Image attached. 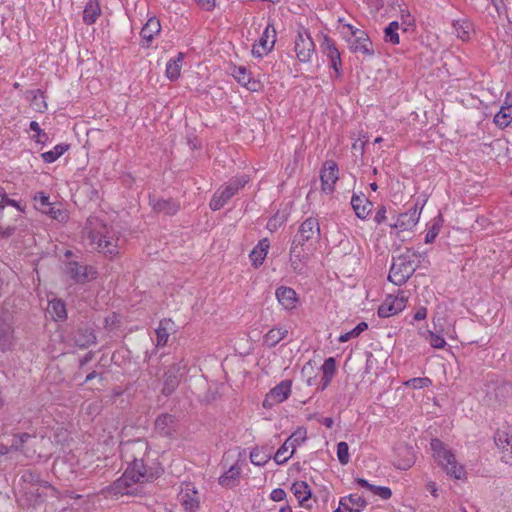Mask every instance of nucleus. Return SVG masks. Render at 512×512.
<instances>
[{"label":"nucleus","instance_id":"obj_26","mask_svg":"<svg viewBox=\"0 0 512 512\" xmlns=\"http://www.w3.org/2000/svg\"><path fill=\"white\" fill-rule=\"evenodd\" d=\"M291 490L301 506L310 508L308 501L311 499L312 492L307 482L296 481L292 484Z\"/></svg>","mask_w":512,"mask_h":512},{"label":"nucleus","instance_id":"obj_3","mask_svg":"<svg viewBox=\"0 0 512 512\" xmlns=\"http://www.w3.org/2000/svg\"><path fill=\"white\" fill-rule=\"evenodd\" d=\"M14 305L5 300L0 306V352L12 351L17 343Z\"/></svg>","mask_w":512,"mask_h":512},{"label":"nucleus","instance_id":"obj_6","mask_svg":"<svg viewBox=\"0 0 512 512\" xmlns=\"http://www.w3.org/2000/svg\"><path fill=\"white\" fill-rule=\"evenodd\" d=\"M342 29V34L346 38L349 50L352 53H361L368 58L374 56V46L366 31L351 24H344Z\"/></svg>","mask_w":512,"mask_h":512},{"label":"nucleus","instance_id":"obj_38","mask_svg":"<svg viewBox=\"0 0 512 512\" xmlns=\"http://www.w3.org/2000/svg\"><path fill=\"white\" fill-rule=\"evenodd\" d=\"M400 28V24L398 21H392L389 25L384 29V40L385 42H389L391 44H399L400 38L398 34V30Z\"/></svg>","mask_w":512,"mask_h":512},{"label":"nucleus","instance_id":"obj_21","mask_svg":"<svg viewBox=\"0 0 512 512\" xmlns=\"http://www.w3.org/2000/svg\"><path fill=\"white\" fill-rule=\"evenodd\" d=\"M150 204L154 212L164 213L165 215H175L179 208L180 204L178 201L169 199H156L150 198Z\"/></svg>","mask_w":512,"mask_h":512},{"label":"nucleus","instance_id":"obj_37","mask_svg":"<svg viewBox=\"0 0 512 512\" xmlns=\"http://www.w3.org/2000/svg\"><path fill=\"white\" fill-rule=\"evenodd\" d=\"M68 149V144L60 143L57 144L52 150L42 153L41 157L45 163H53L58 158H60Z\"/></svg>","mask_w":512,"mask_h":512},{"label":"nucleus","instance_id":"obj_29","mask_svg":"<svg viewBox=\"0 0 512 512\" xmlns=\"http://www.w3.org/2000/svg\"><path fill=\"white\" fill-rule=\"evenodd\" d=\"M161 30L160 21L156 17H151L148 19L146 24L142 27L140 35L141 37L147 41V43L151 42L155 35H157Z\"/></svg>","mask_w":512,"mask_h":512},{"label":"nucleus","instance_id":"obj_50","mask_svg":"<svg viewBox=\"0 0 512 512\" xmlns=\"http://www.w3.org/2000/svg\"><path fill=\"white\" fill-rule=\"evenodd\" d=\"M337 457L342 465H346L349 462V446L346 442H339L337 444Z\"/></svg>","mask_w":512,"mask_h":512},{"label":"nucleus","instance_id":"obj_4","mask_svg":"<svg viewBox=\"0 0 512 512\" xmlns=\"http://www.w3.org/2000/svg\"><path fill=\"white\" fill-rule=\"evenodd\" d=\"M421 256L422 255L420 253L412 252L409 249L405 253L399 255L394 259L390 267L388 280L397 286L405 284L418 267V265L415 264V259L419 260Z\"/></svg>","mask_w":512,"mask_h":512},{"label":"nucleus","instance_id":"obj_43","mask_svg":"<svg viewBox=\"0 0 512 512\" xmlns=\"http://www.w3.org/2000/svg\"><path fill=\"white\" fill-rule=\"evenodd\" d=\"M456 36L465 41L469 39L470 24L467 21L455 20L452 23Z\"/></svg>","mask_w":512,"mask_h":512},{"label":"nucleus","instance_id":"obj_36","mask_svg":"<svg viewBox=\"0 0 512 512\" xmlns=\"http://www.w3.org/2000/svg\"><path fill=\"white\" fill-rule=\"evenodd\" d=\"M240 473V467L238 465H232L223 475L219 477V484L226 488L235 486V482L239 478Z\"/></svg>","mask_w":512,"mask_h":512},{"label":"nucleus","instance_id":"obj_8","mask_svg":"<svg viewBox=\"0 0 512 512\" xmlns=\"http://www.w3.org/2000/svg\"><path fill=\"white\" fill-rule=\"evenodd\" d=\"M186 367L187 364L183 359L169 366L163 376V395L169 396L176 390L180 384L182 376L186 373Z\"/></svg>","mask_w":512,"mask_h":512},{"label":"nucleus","instance_id":"obj_5","mask_svg":"<svg viewBox=\"0 0 512 512\" xmlns=\"http://www.w3.org/2000/svg\"><path fill=\"white\" fill-rule=\"evenodd\" d=\"M433 456L438 464L450 477L462 479L465 476L463 466L459 465L451 450L447 449L444 443L439 439H432L430 443Z\"/></svg>","mask_w":512,"mask_h":512},{"label":"nucleus","instance_id":"obj_58","mask_svg":"<svg viewBox=\"0 0 512 512\" xmlns=\"http://www.w3.org/2000/svg\"><path fill=\"white\" fill-rule=\"evenodd\" d=\"M330 67L334 70L337 78L341 77L342 61L341 56L330 60Z\"/></svg>","mask_w":512,"mask_h":512},{"label":"nucleus","instance_id":"obj_9","mask_svg":"<svg viewBox=\"0 0 512 512\" xmlns=\"http://www.w3.org/2000/svg\"><path fill=\"white\" fill-rule=\"evenodd\" d=\"M320 237V226L317 218L309 217L301 223L292 244L304 247L307 242Z\"/></svg>","mask_w":512,"mask_h":512},{"label":"nucleus","instance_id":"obj_34","mask_svg":"<svg viewBox=\"0 0 512 512\" xmlns=\"http://www.w3.org/2000/svg\"><path fill=\"white\" fill-rule=\"evenodd\" d=\"M288 334V330L285 327H275L270 329L264 336V343L268 347L276 346L281 340H283Z\"/></svg>","mask_w":512,"mask_h":512},{"label":"nucleus","instance_id":"obj_48","mask_svg":"<svg viewBox=\"0 0 512 512\" xmlns=\"http://www.w3.org/2000/svg\"><path fill=\"white\" fill-rule=\"evenodd\" d=\"M290 448L291 446L289 444H286L285 441L276 451L274 455V461L279 465L286 463L292 457L290 456V454L286 455Z\"/></svg>","mask_w":512,"mask_h":512},{"label":"nucleus","instance_id":"obj_18","mask_svg":"<svg viewBox=\"0 0 512 512\" xmlns=\"http://www.w3.org/2000/svg\"><path fill=\"white\" fill-rule=\"evenodd\" d=\"M177 419L169 413L160 414L154 423L155 431L162 437H172L176 431Z\"/></svg>","mask_w":512,"mask_h":512},{"label":"nucleus","instance_id":"obj_40","mask_svg":"<svg viewBox=\"0 0 512 512\" xmlns=\"http://www.w3.org/2000/svg\"><path fill=\"white\" fill-rule=\"evenodd\" d=\"M321 48L329 60L340 57V52L337 49L335 42L327 35L323 37Z\"/></svg>","mask_w":512,"mask_h":512},{"label":"nucleus","instance_id":"obj_33","mask_svg":"<svg viewBox=\"0 0 512 512\" xmlns=\"http://www.w3.org/2000/svg\"><path fill=\"white\" fill-rule=\"evenodd\" d=\"M100 14L101 9L98 0H89L83 11V21L87 25H91L96 22Z\"/></svg>","mask_w":512,"mask_h":512},{"label":"nucleus","instance_id":"obj_2","mask_svg":"<svg viewBox=\"0 0 512 512\" xmlns=\"http://www.w3.org/2000/svg\"><path fill=\"white\" fill-rule=\"evenodd\" d=\"M88 224L90 225L88 237L94 248L105 255L118 254L119 238L115 237L114 231L98 220H95V222L89 220Z\"/></svg>","mask_w":512,"mask_h":512},{"label":"nucleus","instance_id":"obj_14","mask_svg":"<svg viewBox=\"0 0 512 512\" xmlns=\"http://www.w3.org/2000/svg\"><path fill=\"white\" fill-rule=\"evenodd\" d=\"M291 386V380L281 381L278 385L271 389L269 393L266 394V397L263 401V406L272 407L275 404L285 401L291 393Z\"/></svg>","mask_w":512,"mask_h":512},{"label":"nucleus","instance_id":"obj_24","mask_svg":"<svg viewBox=\"0 0 512 512\" xmlns=\"http://www.w3.org/2000/svg\"><path fill=\"white\" fill-rule=\"evenodd\" d=\"M339 505L348 512H361L367 506V501L362 496L350 494L342 497Z\"/></svg>","mask_w":512,"mask_h":512},{"label":"nucleus","instance_id":"obj_25","mask_svg":"<svg viewBox=\"0 0 512 512\" xmlns=\"http://www.w3.org/2000/svg\"><path fill=\"white\" fill-rule=\"evenodd\" d=\"M276 298L285 309H293L297 303V294L290 287L281 286L276 290Z\"/></svg>","mask_w":512,"mask_h":512},{"label":"nucleus","instance_id":"obj_7","mask_svg":"<svg viewBox=\"0 0 512 512\" xmlns=\"http://www.w3.org/2000/svg\"><path fill=\"white\" fill-rule=\"evenodd\" d=\"M248 181L249 178L245 175L230 179L225 186H222L214 193L209 203L211 210H220Z\"/></svg>","mask_w":512,"mask_h":512},{"label":"nucleus","instance_id":"obj_20","mask_svg":"<svg viewBox=\"0 0 512 512\" xmlns=\"http://www.w3.org/2000/svg\"><path fill=\"white\" fill-rule=\"evenodd\" d=\"M179 500L185 512H197L200 507L198 491L190 485L181 491Z\"/></svg>","mask_w":512,"mask_h":512},{"label":"nucleus","instance_id":"obj_64","mask_svg":"<svg viewBox=\"0 0 512 512\" xmlns=\"http://www.w3.org/2000/svg\"><path fill=\"white\" fill-rule=\"evenodd\" d=\"M256 249H263L264 252L267 254L268 248H269V241L268 239H262L259 241L258 245L255 247Z\"/></svg>","mask_w":512,"mask_h":512},{"label":"nucleus","instance_id":"obj_61","mask_svg":"<svg viewBox=\"0 0 512 512\" xmlns=\"http://www.w3.org/2000/svg\"><path fill=\"white\" fill-rule=\"evenodd\" d=\"M386 220V208L385 206H381L378 211L376 212V215H375V221L378 223V224H381L383 223L384 221Z\"/></svg>","mask_w":512,"mask_h":512},{"label":"nucleus","instance_id":"obj_13","mask_svg":"<svg viewBox=\"0 0 512 512\" xmlns=\"http://www.w3.org/2000/svg\"><path fill=\"white\" fill-rule=\"evenodd\" d=\"M407 298L402 292L401 295H388L378 308V316L387 318L401 312L406 306Z\"/></svg>","mask_w":512,"mask_h":512},{"label":"nucleus","instance_id":"obj_1","mask_svg":"<svg viewBox=\"0 0 512 512\" xmlns=\"http://www.w3.org/2000/svg\"><path fill=\"white\" fill-rule=\"evenodd\" d=\"M125 456L130 459L126 468L127 475L131 477V482L146 483L157 479L163 470L148 463L150 446L145 439H135L123 444Z\"/></svg>","mask_w":512,"mask_h":512},{"label":"nucleus","instance_id":"obj_15","mask_svg":"<svg viewBox=\"0 0 512 512\" xmlns=\"http://www.w3.org/2000/svg\"><path fill=\"white\" fill-rule=\"evenodd\" d=\"M96 335L92 326L86 323H80L72 335V340L80 349L88 348L96 343Z\"/></svg>","mask_w":512,"mask_h":512},{"label":"nucleus","instance_id":"obj_47","mask_svg":"<svg viewBox=\"0 0 512 512\" xmlns=\"http://www.w3.org/2000/svg\"><path fill=\"white\" fill-rule=\"evenodd\" d=\"M494 439L496 445L506 452L508 451L510 445L512 444V435H509L508 433L503 431H498Z\"/></svg>","mask_w":512,"mask_h":512},{"label":"nucleus","instance_id":"obj_11","mask_svg":"<svg viewBox=\"0 0 512 512\" xmlns=\"http://www.w3.org/2000/svg\"><path fill=\"white\" fill-rule=\"evenodd\" d=\"M315 44L306 30L299 31L295 39V52L300 62H309L314 52Z\"/></svg>","mask_w":512,"mask_h":512},{"label":"nucleus","instance_id":"obj_19","mask_svg":"<svg viewBox=\"0 0 512 512\" xmlns=\"http://www.w3.org/2000/svg\"><path fill=\"white\" fill-rule=\"evenodd\" d=\"M232 75L239 84L247 88L249 91L257 92L262 88L261 82L254 79L251 76V72L244 66L235 67Z\"/></svg>","mask_w":512,"mask_h":512},{"label":"nucleus","instance_id":"obj_31","mask_svg":"<svg viewBox=\"0 0 512 512\" xmlns=\"http://www.w3.org/2000/svg\"><path fill=\"white\" fill-rule=\"evenodd\" d=\"M48 312L55 321H63L67 318L66 305L61 299L49 301Z\"/></svg>","mask_w":512,"mask_h":512},{"label":"nucleus","instance_id":"obj_45","mask_svg":"<svg viewBox=\"0 0 512 512\" xmlns=\"http://www.w3.org/2000/svg\"><path fill=\"white\" fill-rule=\"evenodd\" d=\"M16 231V226L10 223H7L4 220V209L3 205L0 204V236L8 238L12 236Z\"/></svg>","mask_w":512,"mask_h":512},{"label":"nucleus","instance_id":"obj_54","mask_svg":"<svg viewBox=\"0 0 512 512\" xmlns=\"http://www.w3.org/2000/svg\"><path fill=\"white\" fill-rule=\"evenodd\" d=\"M266 253L264 252V250L261 248V249H256L254 248L251 252H250V255H249V258L250 260L252 261V264L255 266V267H258L260 266L265 257H266Z\"/></svg>","mask_w":512,"mask_h":512},{"label":"nucleus","instance_id":"obj_42","mask_svg":"<svg viewBox=\"0 0 512 512\" xmlns=\"http://www.w3.org/2000/svg\"><path fill=\"white\" fill-rule=\"evenodd\" d=\"M33 437H34V435H32L30 433H20V434L13 435V438H12V441L10 444L11 451L24 452L25 443H27L28 440H30Z\"/></svg>","mask_w":512,"mask_h":512},{"label":"nucleus","instance_id":"obj_16","mask_svg":"<svg viewBox=\"0 0 512 512\" xmlns=\"http://www.w3.org/2000/svg\"><path fill=\"white\" fill-rule=\"evenodd\" d=\"M134 482H131V477L127 475V471L123 473V475L115 480L110 486H107L101 490V494L105 497L109 495H135L134 490H129Z\"/></svg>","mask_w":512,"mask_h":512},{"label":"nucleus","instance_id":"obj_28","mask_svg":"<svg viewBox=\"0 0 512 512\" xmlns=\"http://www.w3.org/2000/svg\"><path fill=\"white\" fill-rule=\"evenodd\" d=\"M512 387L505 382L495 383L487 386V395L493 396L499 403L510 396Z\"/></svg>","mask_w":512,"mask_h":512},{"label":"nucleus","instance_id":"obj_41","mask_svg":"<svg viewBox=\"0 0 512 512\" xmlns=\"http://www.w3.org/2000/svg\"><path fill=\"white\" fill-rule=\"evenodd\" d=\"M307 438L306 429L299 428L297 429L290 437L286 439V444L291 446L290 456H292L295 452L296 446L303 443Z\"/></svg>","mask_w":512,"mask_h":512},{"label":"nucleus","instance_id":"obj_17","mask_svg":"<svg viewBox=\"0 0 512 512\" xmlns=\"http://www.w3.org/2000/svg\"><path fill=\"white\" fill-rule=\"evenodd\" d=\"M322 190L326 193H331L334 190V185L338 180V166L334 161L325 162L320 173Z\"/></svg>","mask_w":512,"mask_h":512},{"label":"nucleus","instance_id":"obj_62","mask_svg":"<svg viewBox=\"0 0 512 512\" xmlns=\"http://www.w3.org/2000/svg\"><path fill=\"white\" fill-rule=\"evenodd\" d=\"M427 316V309L425 307H420L417 309L416 313L414 314V320L420 321L424 320Z\"/></svg>","mask_w":512,"mask_h":512},{"label":"nucleus","instance_id":"obj_57","mask_svg":"<svg viewBox=\"0 0 512 512\" xmlns=\"http://www.w3.org/2000/svg\"><path fill=\"white\" fill-rule=\"evenodd\" d=\"M270 498L275 502L283 501L286 498V492L282 488H275L272 490Z\"/></svg>","mask_w":512,"mask_h":512},{"label":"nucleus","instance_id":"obj_51","mask_svg":"<svg viewBox=\"0 0 512 512\" xmlns=\"http://www.w3.org/2000/svg\"><path fill=\"white\" fill-rule=\"evenodd\" d=\"M0 204L3 205V209H5V206L9 205V206L15 207L20 212L25 211V205L22 206L20 201L9 198L8 195L4 191L0 192Z\"/></svg>","mask_w":512,"mask_h":512},{"label":"nucleus","instance_id":"obj_10","mask_svg":"<svg viewBox=\"0 0 512 512\" xmlns=\"http://www.w3.org/2000/svg\"><path fill=\"white\" fill-rule=\"evenodd\" d=\"M276 42V30L272 23H268L257 44L253 45L252 54L261 58L267 55Z\"/></svg>","mask_w":512,"mask_h":512},{"label":"nucleus","instance_id":"obj_59","mask_svg":"<svg viewBox=\"0 0 512 512\" xmlns=\"http://www.w3.org/2000/svg\"><path fill=\"white\" fill-rule=\"evenodd\" d=\"M375 495L379 496L384 500H387L392 496V491L389 487L380 486L378 487Z\"/></svg>","mask_w":512,"mask_h":512},{"label":"nucleus","instance_id":"obj_56","mask_svg":"<svg viewBox=\"0 0 512 512\" xmlns=\"http://www.w3.org/2000/svg\"><path fill=\"white\" fill-rule=\"evenodd\" d=\"M34 200L39 203V206L37 209H39L43 213V209H47L51 203L49 201V196L46 195L44 192H38L34 196Z\"/></svg>","mask_w":512,"mask_h":512},{"label":"nucleus","instance_id":"obj_55","mask_svg":"<svg viewBox=\"0 0 512 512\" xmlns=\"http://www.w3.org/2000/svg\"><path fill=\"white\" fill-rule=\"evenodd\" d=\"M431 383L429 378L426 377H419V378H412L405 382V385L410 386L414 389H421L423 387H427Z\"/></svg>","mask_w":512,"mask_h":512},{"label":"nucleus","instance_id":"obj_35","mask_svg":"<svg viewBox=\"0 0 512 512\" xmlns=\"http://www.w3.org/2000/svg\"><path fill=\"white\" fill-rule=\"evenodd\" d=\"M184 54L179 52L176 58H172L166 65V76L171 81H175L180 76L181 62L183 61Z\"/></svg>","mask_w":512,"mask_h":512},{"label":"nucleus","instance_id":"obj_46","mask_svg":"<svg viewBox=\"0 0 512 512\" xmlns=\"http://www.w3.org/2000/svg\"><path fill=\"white\" fill-rule=\"evenodd\" d=\"M368 329V324L366 322H360L357 324L351 331L341 334L338 338L339 342H347L351 338L359 336L362 332Z\"/></svg>","mask_w":512,"mask_h":512},{"label":"nucleus","instance_id":"obj_39","mask_svg":"<svg viewBox=\"0 0 512 512\" xmlns=\"http://www.w3.org/2000/svg\"><path fill=\"white\" fill-rule=\"evenodd\" d=\"M512 121V107H502L494 116L493 122L500 128L507 127Z\"/></svg>","mask_w":512,"mask_h":512},{"label":"nucleus","instance_id":"obj_32","mask_svg":"<svg viewBox=\"0 0 512 512\" xmlns=\"http://www.w3.org/2000/svg\"><path fill=\"white\" fill-rule=\"evenodd\" d=\"M271 459V449L268 447H255L250 452V461L256 466H263Z\"/></svg>","mask_w":512,"mask_h":512},{"label":"nucleus","instance_id":"obj_30","mask_svg":"<svg viewBox=\"0 0 512 512\" xmlns=\"http://www.w3.org/2000/svg\"><path fill=\"white\" fill-rule=\"evenodd\" d=\"M323 376H322V386L321 390H324L332 381L334 374L336 372V360L334 357L327 358L322 367H321Z\"/></svg>","mask_w":512,"mask_h":512},{"label":"nucleus","instance_id":"obj_60","mask_svg":"<svg viewBox=\"0 0 512 512\" xmlns=\"http://www.w3.org/2000/svg\"><path fill=\"white\" fill-rule=\"evenodd\" d=\"M196 3L206 11H212L215 7V0H195Z\"/></svg>","mask_w":512,"mask_h":512},{"label":"nucleus","instance_id":"obj_53","mask_svg":"<svg viewBox=\"0 0 512 512\" xmlns=\"http://www.w3.org/2000/svg\"><path fill=\"white\" fill-rule=\"evenodd\" d=\"M427 340L433 348L441 349L446 345L444 338L432 331H428Z\"/></svg>","mask_w":512,"mask_h":512},{"label":"nucleus","instance_id":"obj_23","mask_svg":"<svg viewBox=\"0 0 512 512\" xmlns=\"http://www.w3.org/2000/svg\"><path fill=\"white\" fill-rule=\"evenodd\" d=\"M420 212L417 207L411 208L408 212L401 213L395 223L396 228H400L401 230H409L412 229L419 221Z\"/></svg>","mask_w":512,"mask_h":512},{"label":"nucleus","instance_id":"obj_63","mask_svg":"<svg viewBox=\"0 0 512 512\" xmlns=\"http://www.w3.org/2000/svg\"><path fill=\"white\" fill-rule=\"evenodd\" d=\"M43 213L51 216L53 219H57V214H60L61 211L59 209H55L51 205L47 209H43Z\"/></svg>","mask_w":512,"mask_h":512},{"label":"nucleus","instance_id":"obj_27","mask_svg":"<svg viewBox=\"0 0 512 512\" xmlns=\"http://www.w3.org/2000/svg\"><path fill=\"white\" fill-rule=\"evenodd\" d=\"M289 255L292 269L295 272H302L306 258L305 248L291 243Z\"/></svg>","mask_w":512,"mask_h":512},{"label":"nucleus","instance_id":"obj_22","mask_svg":"<svg viewBox=\"0 0 512 512\" xmlns=\"http://www.w3.org/2000/svg\"><path fill=\"white\" fill-rule=\"evenodd\" d=\"M351 206L358 218L366 219L371 212L372 203L364 194L357 195L354 193L351 198Z\"/></svg>","mask_w":512,"mask_h":512},{"label":"nucleus","instance_id":"obj_49","mask_svg":"<svg viewBox=\"0 0 512 512\" xmlns=\"http://www.w3.org/2000/svg\"><path fill=\"white\" fill-rule=\"evenodd\" d=\"M441 222H442V219L439 216L438 219L435 220L434 223L432 224V226L428 229V231L425 235V243H432L435 240V238L437 237V235L440 232V228L442 225Z\"/></svg>","mask_w":512,"mask_h":512},{"label":"nucleus","instance_id":"obj_52","mask_svg":"<svg viewBox=\"0 0 512 512\" xmlns=\"http://www.w3.org/2000/svg\"><path fill=\"white\" fill-rule=\"evenodd\" d=\"M30 130L34 131L36 134L33 136V139L37 143H45L48 140V135L40 128L38 122L31 121L29 124Z\"/></svg>","mask_w":512,"mask_h":512},{"label":"nucleus","instance_id":"obj_12","mask_svg":"<svg viewBox=\"0 0 512 512\" xmlns=\"http://www.w3.org/2000/svg\"><path fill=\"white\" fill-rule=\"evenodd\" d=\"M65 274L75 283H86L95 278L96 271L76 261H69L65 265Z\"/></svg>","mask_w":512,"mask_h":512},{"label":"nucleus","instance_id":"obj_44","mask_svg":"<svg viewBox=\"0 0 512 512\" xmlns=\"http://www.w3.org/2000/svg\"><path fill=\"white\" fill-rule=\"evenodd\" d=\"M170 323H171V320H167V319L160 321L159 327L156 329L157 345L158 346L166 345L168 338H169L168 325Z\"/></svg>","mask_w":512,"mask_h":512}]
</instances>
